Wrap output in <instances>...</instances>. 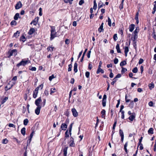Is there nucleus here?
<instances>
[{"label":"nucleus","mask_w":156,"mask_h":156,"mask_svg":"<svg viewBox=\"0 0 156 156\" xmlns=\"http://www.w3.org/2000/svg\"><path fill=\"white\" fill-rule=\"evenodd\" d=\"M91 51H88V53L87 54V58H89L90 57V54L91 53Z\"/></svg>","instance_id":"338daca9"},{"label":"nucleus","mask_w":156,"mask_h":156,"mask_svg":"<svg viewBox=\"0 0 156 156\" xmlns=\"http://www.w3.org/2000/svg\"><path fill=\"white\" fill-rule=\"evenodd\" d=\"M129 51V48L128 47L126 46L124 48V52L126 56H127V53Z\"/></svg>","instance_id":"4468645a"},{"label":"nucleus","mask_w":156,"mask_h":156,"mask_svg":"<svg viewBox=\"0 0 156 156\" xmlns=\"http://www.w3.org/2000/svg\"><path fill=\"white\" fill-rule=\"evenodd\" d=\"M35 30L34 28H31L28 32V34L29 35H31L35 32Z\"/></svg>","instance_id":"2eb2a0df"},{"label":"nucleus","mask_w":156,"mask_h":156,"mask_svg":"<svg viewBox=\"0 0 156 156\" xmlns=\"http://www.w3.org/2000/svg\"><path fill=\"white\" fill-rule=\"evenodd\" d=\"M126 64V62L125 61H123L121 62L120 63V65L121 66H123L125 65Z\"/></svg>","instance_id":"c85d7f7f"},{"label":"nucleus","mask_w":156,"mask_h":156,"mask_svg":"<svg viewBox=\"0 0 156 156\" xmlns=\"http://www.w3.org/2000/svg\"><path fill=\"white\" fill-rule=\"evenodd\" d=\"M9 126L10 127H15V126L12 123H9Z\"/></svg>","instance_id":"13d9d810"},{"label":"nucleus","mask_w":156,"mask_h":156,"mask_svg":"<svg viewBox=\"0 0 156 156\" xmlns=\"http://www.w3.org/2000/svg\"><path fill=\"white\" fill-rule=\"evenodd\" d=\"M56 90V89L55 88H51V89L50 94L54 93L55 92V90Z\"/></svg>","instance_id":"37998d69"},{"label":"nucleus","mask_w":156,"mask_h":156,"mask_svg":"<svg viewBox=\"0 0 156 156\" xmlns=\"http://www.w3.org/2000/svg\"><path fill=\"white\" fill-rule=\"evenodd\" d=\"M26 129L25 127H23L22 128L21 131V133L22 134H23V135H24L25 134V132H26Z\"/></svg>","instance_id":"4be33fe9"},{"label":"nucleus","mask_w":156,"mask_h":156,"mask_svg":"<svg viewBox=\"0 0 156 156\" xmlns=\"http://www.w3.org/2000/svg\"><path fill=\"white\" fill-rule=\"evenodd\" d=\"M113 81H112L111 83V84H112V85H114V84L115 83V82H116V81H117V79H116L115 78L113 79Z\"/></svg>","instance_id":"09e8293b"},{"label":"nucleus","mask_w":156,"mask_h":156,"mask_svg":"<svg viewBox=\"0 0 156 156\" xmlns=\"http://www.w3.org/2000/svg\"><path fill=\"white\" fill-rule=\"evenodd\" d=\"M54 47H48L47 48V50H48V51H52L53 50V48H54Z\"/></svg>","instance_id":"2f4dec72"},{"label":"nucleus","mask_w":156,"mask_h":156,"mask_svg":"<svg viewBox=\"0 0 156 156\" xmlns=\"http://www.w3.org/2000/svg\"><path fill=\"white\" fill-rule=\"evenodd\" d=\"M20 40L23 42L25 41L26 40V38L25 36H22L20 38Z\"/></svg>","instance_id":"a18cd8bd"},{"label":"nucleus","mask_w":156,"mask_h":156,"mask_svg":"<svg viewBox=\"0 0 156 156\" xmlns=\"http://www.w3.org/2000/svg\"><path fill=\"white\" fill-rule=\"evenodd\" d=\"M33 133H34V132H33L30 135V141L31 140V139L33 137Z\"/></svg>","instance_id":"69168bd1"},{"label":"nucleus","mask_w":156,"mask_h":156,"mask_svg":"<svg viewBox=\"0 0 156 156\" xmlns=\"http://www.w3.org/2000/svg\"><path fill=\"white\" fill-rule=\"evenodd\" d=\"M16 84V82L13 81L11 82V81H9L7 85L5 87V90L7 91L10 89L13 86Z\"/></svg>","instance_id":"f03ea898"},{"label":"nucleus","mask_w":156,"mask_h":156,"mask_svg":"<svg viewBox=\"0 0 156 156\" xmlns=\"http://www.w3.org/2000/svg\"><path fill=\"white\" fill-rule=\"evenodd\" d=\"M148 86L149 87L150 89V90H151L154 87V84L153 83H151L149 84Z\"/></svg>","instance_id":"a878e982"},{"label":"nucleus","mask_w":156,"mask_h":156,"mask_svg":"<svg viewBox=\"0 0 156 156\" xmlns=\"http://www.w3.org/2000/svg\"><path fill=\"white\" fill-rule=\"evenodd\" d=\"M121 74H118L116 76L115 78L116 79V78H120L121 77Z\"/></svg>","instance_id":"e2e57ef3"},{"label":"nucleus","mask_w":156,"mask_h":156,"mask_svg":"<svg viewBox=\"0 0 156 156\" xmlns=\"http://www.w3.org/2000/svg\"><path fill=\"white\" fill-rule=\"evenodd\" d=\"M41 108V106H37V107L35 110V113L37 115H38L40 114Z\"/></svg>","instance_id":"0eeeda50"},{"label":"nucleus","mask_w":156,"mask_h":156,"mask_svg":"<svg viewBox=\"0 0 156 156\" xmlns=\"http://www.w3.org/2000/svg\"><path fill=\"white\" fill-rule=\"evenodd\" d=\"M51 32L50 40H51L56 37V32L54 27H51Z\"/></svg>","instance_id":"f257e3e1"},{"label":"nucleus","mask_w":156,"mask_h":156,"mask_svg":"<svg viewBox=\"0 0 156 156\" xmlns=\"http://www.w3.org/2000/svg\"><path fill=\"white\" fill-rule=\"evenodd\" d=\"M67 126L66 123H62L61 126V128L62 130H66L67 128Z\"/></svg>","instance_id":"6e6552de"},{"label":"nucleus","mask_w":156,"mask_h":156,"mask_svg":"<svg viewBox=\"0 0 156 156\" xmlns=\"http://www.w3.org/2000/svg\"><path fill=\"white\" fill-rule=\"evenodd\" d=\"M68 147H66L64 148L63 149V152H64V156H66L67 154V150Z\"/></svg>","instance_id":"412c9836"},{"label":"nucleus","mask_w":156,"mask_h":156,"mask_svg":"<svg viewBox=\"0 0 156 156\" xmlns=\"http://www.w3.org/2000/svg\"><path fill=\"white\" fill-rule=\"evenodd\" d=\"M72 112L73 115L74 117H76L78 116V112H77L75 108H72Z\"/></svg>","instance_id":"423d86ee"},{"label":"nucleus","mask_w":156,"mask_h":156,"mask_svg":"<svg viewBox=\"0 0 156 156\" xmlns=\"http://www.w3.org/2000/svg\"><path fill=\"white\" fill-rule=\"evenodd\" d=\"M29 69L33 71H35L36 70V68L35 67H32L30 68H29Z\"/></svg>","instance_id":"603ef678"},{"label":"nucleus","mask_w":156,"mask_h":156,"mask_svg":"<svg viewBox=\"0 0 156 156\" xmlns=\"http://www.w3.org/2000/svg\"><path fill=\"white\" fill-rule=\"evenodd\" d=\"M121 112L122 114L121 118L122 119H123L124 118V111H120Z\"/></svg>","instance_id":"4c0bfd02"},{"label":"nucleus","mask_w":156,"mask_h":156,"mask_svg":"<svg viewBox=\"0 0 156 156\" xmlns=\"http://www.w3.org/2000/svg\"><path fill=\"white\" fill-rule=\"evenodd\" d=\"M8 98L7 97H6L4 98L2 102V103L5 102L8 99Z\"/></svg>","instance_id":"680f3d73"},{"label":"nucleus","mask_w":156,"mask_h":156,"mask_svg":"<svg viewBox=\"0 0 156 156\" xmlns=\"http://www.w3.org/2000/svg\"><path fill=\"white\" fill-rule=\"evenodd\" d=\"M116 48L117 50V52L119 53H121V51L120 50L119 45V44H117L116 46Z\"/></svg>","instance_id":"6ab92c4d"},{"label":"nucleus","mask_w":156,"mask_h":156,"mask_svg":"<svg viewBox=\"0 0 156 156\" xmlns=\"http://www.w3.org/2000/svg\"><path fill=\"white\" fill-rule=\"evenodd\" d=\"M148 105L149 106L152 107L153 106V103L152 101H150L149 102Z\"/></svg>","instance_id":"5fc2aeb1"},{"label":"nucleus","mask_w":156,"mask_h":156,"mask_svg":"<svg viewBox=\"0 0 156 156\" xmlns=\"http://www.w3.org/2000/svg\"><path fill=\"white\" fill-rule=\"evenodd\" d=\"M28 62V61L27 60L24 61L22 60L17 65V67H19L22 65L25 66L27 63Z\"/></svg>","instance_id":"7ed1b4c3"},{"label":"nucleus","mask_w":156,"mask_h":156,"mask_svg":"<svg viewBox=\"0 0 156 156\" xmlns=\"http://www.w3.org/2000/svg\"><path fill=\"white\" fill-rule=\"evenodd\" d=\"M19 16V13H16L15 15L14 19L15 20H17Z\"/></svg>","instance_id":"393cba45"},{"label":"nucleus","mask_w":156,"mask_h":156,"mask_svg":"<svg viewBox=\"0 0 156 156\" xmlns=\"http://www.w3.org/2000/svg\"><path fill=\"white\" fill-rule=\"evenodd\" d=\"M100 72H101V73H104V71L101 68H98L97 71V74H98Z\"/></svg>","instance_id":"dca6fc26"},{"label":"nucleus","mask_w":156,"mask_h":156,"mask_svg":"<svg viewBox=\"0 0 156 156\" xmlns=\"http://www.w3.org/2000/svg\"><path fill=\"white\" fill-rule=\"evenodd\" d=\"M8 142V140L7 139H3L2 140V143L3 144H6Z\"/></svg>","instance_id":"58836bf2"},{"label":"nucleus","mask_w":156,"mask_h":156,"mask_svg":"<svg viewBox=\"0 0 156 156\" xmlns=\"http://www.w3.org/2000/svg\"><path fill=\"white\" fill-rule=\"evenodd\" d=\"M65 136L66 137H69V135L68 133V130H67L65 133Z\"/></svg>","instance_id":"4d7b16f0"},{"label":"nucleus","mask_w":156,"mask_h":156,"mask_svg":"<svg viewBox=\"0 0 156 156\" xmlns=\"http://www.w3.org/2000/svg\"><path fill=\"white\" fill-rule=\"evenodd\" d=\"M144 62V60L142 58H140L139 60L138 63L139 64H140Z\"/></svg>","instance_id":"8fccbe9b"},{"label":"nucleus","mask_w":156,"mask_h":156,"mask_svg":"<svg viewBox=\"0 0 156 156\" xmlns=\"http://www.w3.org/2000/svg\"><path fill=\"white\" fill-rule=\"evenodd\" d=\"M108 24L109 26L111 27L112 25L111 21L109 17H108Z\"/></svg>","instance_id":"72a5a7b5"},{"label":"nucleus","mask_w":156,"mask_h":156,"mask_svg":"<svg viewBox=\"0 0 156 156\" xmlns=\"http://www.w3.org/2000/svg\"><path fill=\"white\" fill-rule=\"evenodd\" d=\"M22 6V4L21 2L20 1H19L16 5L15 6V8L16 9H19L21 8Z\"/></svg>","instance_id":"39448f33"},{"label":"nucleus","mask_w":156,"mask_h":156,"mask_svg":"<svg viewBox=\"0 0 156 156\" xmlns=\"http://www.w3.org/2000/svg\"><path fill=\"white\" fill-rule=\"evenodd\" d=\"M69 68H68V70L69 72L72 69V66L71 64H69L68 66Z\"/></svg>","instance_id":"a19ab883"},{"label":"nucleus","mask_w":156,"mask_h":156,"mask_svg":"<svg viewBox=\"0 0 156 156\" xmlns=\"http://www.w3.org/2000/svg\"><path fill=\"white\" fill-rule=\"evenodd\" d=\"M38 92H35V90L34 91L33 94V97L34 98H36L37 96V94Z\"/></svg>","instance_id":"473e14b6"},{"label":"nucleus","mask_w":156,"mask_h":156,"mask_svg":"<svg viewBox=\"0 0 156 156\" xmlns=\"http://www.w3.org/2000/svg\"><path fill=\"white\" fill-rule=\"evenodd\" d=\"M143 138V137L141 136L140 138L139 139V142L138 143V145H140V144H141V142L142 140V139Z\"/></svg>","instance_id":"bf43d9fd"},{"label":"nucleus","mask_w":156,"mask_h":156,"mask_svg":"<svg viewBox=\"0 0 156 156\" xmlns=\"http://www.w3.org/2000/svg\"><path fill=\"white\" fill-rule=\"evenodd\" d=\"M41 101V97H39L35 100V105L38 107L41 106L40 105V103Z\"/></svg>","instance_id":"20e7f679"},{"label":"nucleus","mask_w":156,"mask_h":156,"mask_svg":"<svg viewBox=\"0 0 156 156\" xmlns=\"http://www.w3.org/2000/svg\"><path fill=\"white\" fill-rule=\"evenodd\" d=\"M88 68L90 70H91V69H92V65L91 63H89Z\"/></svg>","instance_id":"774afa93"},{"label":"nucleus","mask_w":156,"mask_h":156,"mask_svg":"<svg viewBox=\"0 0 156 156\" xmlns=\"http://www.w3.org/2000/svg\"><path fill=\"white\" fill-rule=\"evenodd\" d=\"M20 34V32L18 31H17L16 33H15L14 34L13 37H18L19 36Z\"/></svg>","instance_id":"aec40b11"},{"label":"nucleus","mask_w":156,"mask_h":156,"mask_svg":"<svg viewBox=\"0 0 156 156\" xmlns=\"http://www.w3.org/2000/svg\"><path fill=\"white\" fill-rule=\"evenodd\" d=\"M105 5L103 4L101 1H100L98 4V9H100L103 7V6H104Z\"/></svg>","instance_id":"a211bd4d"},{"label":"nucleus","mask_w":156,"mask_h":156,"mask_svg":"<svg viewBox=\"0 0 156 156\" xmlns=\"http://www.w3.org/2000/svg\"><path fill=\"white\" fill-rule=\"evenodd\" d=\"M103 25L104 23H102L101 24V25L98 28V31L99 33H101V32H103L104 31V29L103 28Z\"/></svg>","instance_id":"1a4fd4ad"},{"label":"nucleus","mask_w":156,"mask_h":156,"mask_svg":"<svg viewBox=\"0 0 156 156\" xmlns=\"http://www.w3.org/2000/svg\"><path fill=\"white\" fill-rule=\"evenodd\" d=\"M70 142L71 143L69 145L71 147H74L75 146V143L73 141V139L71 137L70 139Z\"/></svg>","instance_id":"9b49d317"},{"label":"nucleus","mask_w":156,"mask_h":156,"mask_svg":"<svg viewBox=\"0 0 156 156\" xmlns=\"http://www.w3.org/2000/svg\"><path fill=\"white\" fill-rule=\"evenodd\" d=\"M139 29H137V28H136V30L134 31L133 32V34H137V33L139 32Z\"/></svg>","instance_id":"6e6d98bb"},{"label":"nucleus","mask_w":156,"mask_h":156,"mask_svg":"<svg viewBox=\"0 0 156 156\" xmlns=\"http://www.w3.org/2000/svg\"><path fill=\"white\" fill-rule=\"evenodd\" d=\"M97 8V4L96 3V1L95 0H94V6L93 7V9H96Z\"/></svg>","instance_id":"bb28decb"},{"label":"nucleus","mask_w":156,"mask_h":156,"mask_svg":"<svg viewBox=\"0 0 156 156\" xmlns=\"http://www.w3.org/2000/svg\"><path fill=\"white\" fill-rule=\"evenodd\" d=\"M106 100H102V104L103 107H105L106 106Z\"/></svg>","instance_id":"c03bdc74"},{"label":"nucleus","mask_w":156,"mask_h":156,"mask_svg":"<svg viewBox=\"0 0 156 156\" xmlns=\"http://www.w3.org/2000/svg\"><path fill=\"white\" fill-rule=\"evenodd\" d=\"M77 64L75 62L74 66V71L75 73H76L77 71Z\"/></svg>","instance_id":"f3484780"},{"label":"nucleus","mask_w":156,"mask_h":156,"mask_svg":"<svg viewBox=\"0 0 156 156\" xmlns=\"http://www.w3.org/2000/svg\"><path fill=\"white\" fill-rule=\"evenodd\" d=\"M54 78H55V77L54 76V75H52L51 76L49 77V80L50 81H51Z\"/></svg>","instance_id":"de8ad7c7"},{"label":"nucleus","mask_w":156,"mask_h":156,"mask_svg":"<svg viewBox=\"0 0 156 156\" xmlns=\"http://www.w3.org/2000/svg\"><path fill=\"white\" fill-rule=\"evenodd\" d=\"M127 70V69L126 68L122 67V71H121L122 73H124Z\"/></svg>","instance_id":"e433bc0d"},{"label":"nucleus","mask_w":156,"mask_h":156,"mask_svg":"<svg viewBox=\"0 0 156 156\" xmlns=\"http://www.w3.org/2000/svg\"><path fill=\"white\" fill-rule=\"evenodd\" d=\"M149 134H153L154 133L153 129L152 128H150L148 131Z\"/></svg>","instance_id":"b1692460"},{"label":"nucleus","mask_w":156,"mask_h":156,"mask_svg":"<svg viewBox=\"0 0 156 156\" xmlns=\"http://www.w3.org/2000/svg\"><path fill=\"white\" fill-rule=\"evenodd\" d=\"M135 118V116L134 115H132L129 117L128 119L131 121H132Z\"/></svg>","instance_id":"cd10ccee"},{"label":"nucleus","mask_w":156,"mask_h":156,"mask_svg":"<svg viewBox=\"0 0 156 156\" xmlns=\"http://www.w3.org/2000/svg\"><path fill=\"white\" fill-rule=\"evenodd\" d=\"M128 142H127L124 145V149L126 153H128V151H127V148H126V147L128 146Z\"/></svg>","instance_id":"5701e85b"},{"label":"nucleus","mask_w":156,"mask_h":156,"mask_svg":"<svg viewBox=\"0 0 156 156\" xmlns=\"http://www.w3.org/2000/svg\"><path fill=\"white\" fill-rule=\"evenodd\" d=\"M72 125H73V123H71L70 125L69 128V133L70 135L71 134V132L72 129Z\"/></svg>","instance_id":"ea45409f"},{"label":"nucleus","mask_w":156,"mask_h":156,"mask_svg":"<svg viewBox=\"0 0 156 156\" xmlns=\"http://www.w3.org/2000/svg\"><path fill=\"white\" fill-rule=\"evenodd\" d=\"M135 25L133 24H131L129 26V30L130 32H132L134 29Z\"/></svg>","instance_id":"ddd939ff"},{"label":"nucleus","mask_w":156,"mask_h":156,"mask_svg":"<svg viewBox=\"0 0 156 156\" xmlns=\"http://www.w3.org/2000/svg\"><path fill=\"white\" fill-rule=\"evenodd\" d=\"M38 18L37 17V18H36L34 19V20H33L32 21V22L31 23V24L33 23L34 24V25H36V24H37L38 21Z\"/></svg>","instance_id":"f8f14e48"},{"label":"nucleus","mask_w":156,"mask_h":156,"mask_svg":"<svg viewBox=\"0 0 156 156\" xmlns=\"http://www.w3.org/2000/svg\"><path fill=\"white\" fill-rule=\"evenodd\" d=\"M117 34H115L113 36V39L115 41H116L117 39Z\"/></svg>","instance_id":"79ce46f5"},{"label":"nucleus","mask_w":156,"mask_h":156,"mask_svg":"<svg viewBox=\"0 0 156 156\" xmlns=\"http://www.w3.org/2000/svg\"><path fill=\"white\" fill-rule=\"evenodd\" d=\"M137 38V34H134V35H133V41H135Z\"/></svg>","instance_id":"f704fd0d"},{"label":"nucleus","mask_w":156,"mask_h":156,"mask_svg":"<svg viewBox=\"0 0 156 156\" xmlns=\"http://www.w3.org/2000/svg\"><path fill=\"white\" fill-rule=\"evenodd\" d=\"M114 62L115 64H117L118 62V59L117 58H115L114 60Z\"/></svg>","instance_id":"3c124183"},{"label":"nucleus","mask_w":156,"mask_h":156,"mask_svg":"<svg viewBox=\"0 0 156 156\" xmlns=\"http://www.w3.org/2000/svg\"><path fill=\"white\" fill-rule=\"evenodd\" d=\"M90 73L88 72H87L85 73V76H86L87 78H88L90 76Z\"/></svg>","instance_id":"49530a36"},{"label":"nucleus","mask_w":156,"mask_h":156,"mask_svg":"<svg viewBox=\"0 0 156 156\" xmlns=\"http://www.w3.org/2000/svg\"><path fill=\"white\" fill-rule=\"evenodd\" d=\"M119 134L120 136L121 137L124 136L123 132L122 130L121 129H120L119 130Z\"/></svg>","instance_id":"c756f323"},{"label":"nucleus","mask_w":156,"mask_h":156,"mask_svg":"<svg viewBox=\"0 0 156 156\" xmlns=\"http://www.w3.org/2000/svg\"><path fill=\"white\" fill-rule=\"evenodd\" d=\"M16 22L15 20L12 21L11 23V25H16Z\"/></svg>","instance_id":"052dcab7"},{"label":"nucleus","mask_w":156,"mask_h":156,"mask_svg":"<svg viewBox=\"0 0 156 156\" xmlns=\"http://www.w3.org/2000/svg\"><path fill=\"white\" fill-rule=\"evenodd\" d=\"M17 80V77L16 76H15L12 79V81H13L15 82V81L16 80Z\"/></svg>","instance_id":"864d4df0"},{"label":"nucleus","mask_w":156,"mask_h":156,"mask_svg":"<svg viewBox=\"0 0 156 156\" xmlns=\"http://www.w3.org/2000/svg\"><path fill=\"white\" fill-rule=\"evenodd\" d=\"M84 2V0H80L79 2V4L80 5H82Z\"/></svg>","instance_id":"0e129e2a"},{"label":"nucleus","mask_w":156,"mask_h":156,"mask_svg":"<svg viewBox=\"0 0 156 156\" xmlns=\"http://www.w3.org/2000/svg\"><path fill=\"white\" fill-rule=\"evenodd\" d=\"M138 71L137 68L136 67H135L133 70L132 72L134 73H136Z\"/></svg>","instance_id":"c9c22d12"},{"label":"nucleus","mask_w":156,"mask_h":156,"mask_svg":"<svg viewBox=\"0 0 156 156\" xmlns=\"http://www.w3.org/2000/svg\"><path fill=\"white\" fill-rule=\"evenodd\" d=\"M15 50H12L11 51H9L7 53V54L9 55L8 56V57L9 58L11 56H12L13 55V52L15 51Z\"/></svg>","instance_id":"9d476101"},{"label":"nucleus","mask_w":156,"mask_h":156,"mask_svg":"<svg viewBox=\"0 0 156 156\" xmlns=\"http://www.w3.org/2000/svg\"><path fill=\"white\" fill-rule=\"evenodd\" d=\"M28 120L27 119H25L23 121V124L24 125H27L28 122Z\"/></svg>","instance_id":"7c9ffc66"}]
</instances>
